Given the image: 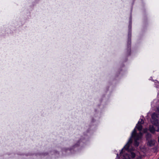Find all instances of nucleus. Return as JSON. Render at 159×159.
Wrapping results in <instances>:
<instances>
[{
  "label": "nucleus",
  "mask_w": 159,
  "mask_h": 159,
  "mask_svg": "<svg viewBox=\"0 0 159 159\" xmlns=\"http://www.w3.org/2000/svg\"><path fill=\"white\" fill-rule=\"evenodd\" d=\"M158 143H159V137H158Z\"/></svg>",
  "instance_id": "9"
},
{
  "label": "nucleus",
  "mask_w": 159,
  "mask_h": 159,
  "mask_svg": "<svg viewBox=\"0 0 159 159\" xmlns=\"http://www.w3.org/2000/svg\"><path fill=\"white\" fill-rule=\"evenodd\" d=\"M131 17L130 16V17L129 24V32L128 34V38L127 42L128 48H129L131 43L130 37L131 36Z\"/></svg>",
  "instance_id": "3"
},
{
  "label": "nucleus",
  "mask_w": 159,
  "mask_h": 159,
  "mask_svg": "<svg viewBox=\"0 0 159 159\" xmlns=\"http://www.w3.org/2000/svg\"><path fill=\"white\" fill-rule=\"evenodd\" d=\"M148 131V129L147 128L144 129H143V132L144 133H146Z\"/></svg>",
  "instance_id": "7"
},
{
  "label": "nucleus",
  "mask_w": 159,
  "mask_h": 159,
  "mask_svg": "<svg viewBox=\"0 0 159 159\" xmlns=\"http://www.w3.org/2000/svg\"><path fill=\"white\" fill-rule=\"evenodd\" d=\"M152 137V135L150 133H148L146 135V139L147 140H149Z\"/></svg>",
  "instance_id": "5"
},
{
  "label": "nucleus",
  "mask_w": 159,
  "mask_h": 159,
  "mask_svg": "<svg viewBox=\"0 0 159 159\" xmlns=\"http://www.w3.org/2000/svg\"><path fill=\"white\" fill-rule=\"evenodd\" d=\"M136 159H142V157L141 156H139L138 157H137Z\"/></svg>",
  "instance_id": "8"
},
{
  "label": "nucleus",
  "mask_w": 159,
  "mask_h": 159,
  "mask_svg": "<svg viewBox=\"0 0 159 159\" xmlns=\"http://www.w3.org/2000/svg\"><path fill=\"white\" fill-rule=\"evenodd\" d=\"M155 83V87L157 88H159V82H158L157 81H156Z\"/></svg>",
  "instance_id": "6"
},
{
  "label": "nucleus",
  "mask_w": 159,
  "mask_h": 159,
  "mask_svg": "<svg viewBox=\"0 0 159 159\" xmlns=\"http://www.w3.org/2000/svg\"><path fill=\"white\" fill-rule=\"evenodd\" d=\"M143 120L140 119L138 124L131 133V137L126 144L120 153V157L122 159H133L135 156V153L133 151L134 148H131L132 143V138L134 140V145L136 147L139 145L138 141L141 138L143 134L141 131L142 129V124H143Z\"/></svg>",
  "instance_id": "1"
},
{
  "label": "nucleus",
  "mask_w": 159,
  "mask_h": 159,
  "mask_svg": "<svg viewBox=\"0 0 159 159\" xmlns=\"http://www.w3.org/2000/svg\"><path fill=\"white\" fill-rule=\"evenodd\" d=\"M118 154H117V157H118Z\"/></svg>",
  "instance_id": "10"
},
{
  "label": "nucleus",
  "mask_w": 159,
  "mask_h": 159,
  "mask_svg": "<svg viewBox=\"0 0 159 159\" xmlns=\"http://www.w3.org/2000/svg\"><path fill=\"white\" fill-rule=\"evenodd\" d=\"M156 142V141L154 139H150L148 141L147 144L148 146L152 147L154 146Z\"/></svg>",
  "instance_id": "4"
},
{
  "label": "nucleus",
  "mask_w": 159,
  "mask_h": 159,
  "mask_svg": "<svg viewBox=\"0 0 159 159\" xmlns=\"http://www.w3.org/2000/svg\"><path fill=\"white\" fill-rule=\"evenodd\" d=\"M159 104V102L156 100H154L151 103V106L152 107L156 108L158 112L157 113H153L152 115V119L151 122L154 125L156 126L155 128L153 125H149V130L150 132L152 134H155V131L159 132V122L157 118H159V106L158 105Z\"/></svg>",
  "instance_id": "2"
}]
</instances>
